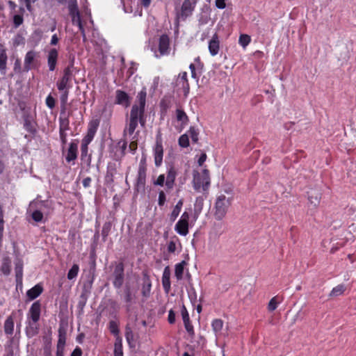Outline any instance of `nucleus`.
<instances>
[{"mask_svg": "<svg viewBox=\"0 0 356 356\" xmlns=\"http://www.w3.org/2000/svg\"><path fill=\"white\" fill-rule=\"evenodd\" d=\"M232 200V197H227L223 194L217 196L213 207V216L216 220H222L226 216Z\"/></svg>", "mask_w": 356, "mask_h": 356, "instance_id": "nucleus-1", "label": "nucleus"}, {"mask_svg": "<svg viewBox=\"0 0 356 356\" xmlns=\"http://www.w3.org/2000/svg\"><path fill=\"white\" fill-rule=\"evenodd\" d=\"M197 0H184L180 8H175V23L179 26V22H184L191 17L195 9Z\"/></svg>", "mask_w": 356, "mask_h": 356, "instance_id": "nucleus-2", "label": "nucleus"}, {"mask_svg": "<svg viewBox=\"0 0 356 356\" xmlns=\"http://www.w3.org/2000/svg\"><path fill=\"white\" fill-rule=\"evenodd\" d=\"M146 88H143L137 95L138 104H135L131 107L129 120L138 122V118L141 115H144L146 104Z\"/></svg>", "mask_w": 356, "mask_h": 356, "instance_id": "nucleus-3", "label": "nucleus"}, {"mask_svg": "<svg viewBox=\"0 0 356 356\" xmlns=\"http://www.w3.org/2000/svg\"><path fill=\"white\" fill-rule=\"evenodd\" d=\"M193 175V184L194 189L199 191L202 187L203 191H207L210 185L209 170L207 169H204L202 170V175L198 171L194 170Z\"/></svg>", "mask_w": 356, "mask_h": 356, "instance_id": "nucleus-4", "label": "nucleus"}, {"mask_svg": "<svg viewBox=\"0 0 356 356\" xmlns=\"http://www.w3.org/2000/svg\"><path fill=\"white\" fill-rule=\"evenodd\" d=\"M112 283L115 289H120L124 282V265L122 261L115 262L112 273Z\"/></svg>", "mask_w": 356, "mask_h": 356, "instance_id": "nucleus-5", "label": "nucleus"}, {"mask_svg": "<svg viewBox=\"0 0 356 356\" xmlns=\"http://www.w3.org/2000/svg\"><path fill=\"white\" fill-rule=\"evenodd\" d=\"M40 53L34 51H29L24 57V63L23 67V72H28L29 71L36 69L40 65Z\"/></svg>", "mask_w": 356, "mask_h": 356, "instance_id": "nucleus-6", "label": "nucleus"}, {"mask_svg": "<svg viewBox=\"0 0 356 356\" xmlns=\"http://www.w3.org/2000/svg\"><path fill=\"white\" fill-rule=\"evenodd\" d=\"M67 323L60 321L58 328V339L56 346V355L64 356L65 346L66 343Z\"/></svg>", "mask_w": 356, "mask_h": 356, "instance_id": "nucleus-7", "label": "nucleus"}, {"mask_svg": "<svg viewBox=\"0 0 356 356\" xmlns=\"http://www.w3.org/2000/svg\"><path fill=\"white\" fill-rule=\"evenodd\" d=\"M177 176V170L174 164L168 163L166 166L165 175V191H170L175 186L176 177Z\"/></svg>", "mask_w": 356, "mask_h": 356, "instance_id": "nucleus-8", "label": "nucleus"}, {"mask_svg": "<svg viewBox=\"0 0 356 356\" xmlns=\"http://www.w3.org/2000/svg\"><path fill=\"white\" fill-rule=\"evenodd\" d=\"M72 78L73 72L70 71V67H65L63 70V76L56 82L58 90H64V89H70L72 87Z\"/></svg>", "mask_w": 356, "mask_h": 356, "instance_id": "nucleus-9", "label": "nucleus"}, {"mask_svg": "<svg viewBox=\"0 0 356 356\" xmlns=\"http://www.w3.org/2000/svg\"><path fill=\"white\" fill-rule=\"evenodd\" d=\"M163 148L162 145L161 134L159 131L156 136V144L154 147V163L156 167L161 165L163 162Z\"/></svg>", "mask_w": 356, "mask_h": 356, "instance_id": "nucleus-10", "label": "nucleus"}, {"mask_svg": "<svg viewBox=\"0 0 356 356\" xmlns=\"http://www.w3.org/2000/svg\"><path fill=\"white\" fill-rule=\"evenodd\" d=\"M99 127V122L97 120H92L89 122L86 135L82 139L81 145L88 146V145L93 140L94 136L97 132Z\"/></svg>", "mask_w": 356, "mask_h": 356, "instance_id": "nucleus-11", "label": "nucleus"}, {"mask_svg": "<svg viewBox=\"0 0 356 356\" xmlns=\"http://www.w3.org/2000/svg\"><path fill=\"white\" fill-rule=\"evenodd\" d=\"M118 166H120V164H118L115 162H109L108 163L104 177L105 184L107 186L113 185L114 177L118 173Z\"/></svg>", "mask_w": 356, "mask_h": 356, "instance_id": "nucleus-12", "label": "nucleus"}, {"mask_svg": "<svg viewBox=\"0 0 356 356\" xmlns=\"http://www.w3.org/2000/svg\"><path fill=\"white\" fill-rule=\"evenodd\" d=\"M131 97L124 91L117 90L115 91V104L127 108L131 104Z\"/></svg>", "mask_w": 356, "mask_h": 356, "instance_id": "nucleus-13", "label": "nucleus"}, {"mask_svg": "<svg viewBox=\"0 0 356 356\" xmlns=\"http://www.w3.org/2000/svg\"><path fill=\"white\" fill-rule=\"evenodd\" d=\"M152 290V281L147 272H143L142 284H141V294L145 298H148L151 295Z\"/></svg>", "mask_w": 356, "mask_h": 356, "instance_id": "nucleus-14", "label": "nucleus"}, {"mask_svg": "<svg viewBox=\"0 0 356 356\" xmlns=\"http://www.w3.org/2000/svg\"><path fill=\"white\" fill-rule=\"evenodd\" d=\"M40 312L41 304L39 300H37L31 306L28 314V318H31L34 323H37L40 320Z\"/></svg>", "mask_w": 356, "mask_h": 356, "instance_id": "nucleus-15", "label": "nucleus"}, {"mask_svg": "<svg viewBox=\"0 0 356 356\" xmlns=\"http://www.w3.org/2000/svg\"><path fill=\"white\" fill-rule=\"evenodd\" d=\"M176 86L180 87L184 92V96H187L190 91V86L187 79V72H181L177 79Z\"/></svg>", "mask_w": 356, "mask_h": 356, "instance_id": "nucleus-16", "label": "nucleus"}, {"mask_svg": "<svg viewBox=\"0 0 356 356\" xmlns=\"http://www.w3.org/2000/svg\"><path fill=\"white\" fill-rule=\"evenodd\" d=\"M136 299V295L132 292L131 286L129 284H126L124 288V300L126 302L125 309L127 312L131 311V305L134 302Z\"/></svg>", "mask_w": 356, "mask_h": 356, "instance_id": "nucleus-17", "label": "nucleus"}, {"mask_svg": "<svg viewBox=\"0 0 356 356\" xmlns=\"http://www.w3.org/2000/svg\"><path fill=\"white\" fill-rule=\"evenodd\" d=\"M170 38L168 35L163 34L159 40V51L161 56L169 54Z\"/></svg>", "mask_w": 356, "mask_h": 356, "instance_id": "nucleus-18", "label": "nucleus"}, {"mask_svg": "<svg viewBox=\"0 0 356 356\" xmlns=\"http://www.w3.org/2000/svg\"><path fill=\"white\" fill-rule=\"evenodd\" d=\"M58 57V51L56 48H52L49 51L47 55V65L49 71L53 72L55 70Z\"/></svg>", "mask_w": 356, "mask_h": 356, "instance_id": "nucleus-19", "label": "nucleus"}, {"mask_svg": "<svg viewBox=\"0 0 356 356\" xmlns=\"http://www.w3.org/2000/svg\"><path fill=\"white\" fill-rule=\"evenodd\" d=\"M181 314L182 316V319L184 321V324L186 330L190 335H193L194 334L193 326L192 325V324L191 323L188 312L184 305H183L181 307Z\"/></svg>", "mask_w": 356, "mask_h": 356, "instance_id": "nucleus-20", "label": "nucleus"}, {"mask_svg": "<svg viewBox=\"0 0 356 356\" xmlns=\"http://www.w3.org/2000/svg\"><path fill=\"white\" fill-rule=\"evenodd\" d=\"M78 140H74V141H72L70 143L69 148L67 149V153L65 156L67 162L70 163L76 159L78 152Z\"/></svg>", "mask_w": 356, "mask_h": 356, "instance_id": "nucleus-21", "label": "nucleus"}, {"mask_svg": "<svg viewBox=\"0 0 356 356\" xmlns=\"http://www.w3.org/2000/svg\"><path fill=\"white\" fill-rule=\"evenodd\" d=\"M307 194L310 204L316 208L319 205L321 199V191L317 188L311 189Z\"/></svg>", "mask_w": 356, "mask_h": 356, "instance_id": "nucleus-22", "label": "nucleus"}, {"mask_svg": "<svg viewBox=\"0 0 356 356\" xmlns=\"http://www.w3.org/2000/svg\"><path fill=\"white\" fill-rule=\"evenodd\" d=\"M147 172L138 171L137 178L134 184V190L136 192L144 191L146 184Z\"/></svg>", "mask_w": 356, "mask_h": 356, "instance_id": "nucleus-23", "label": "nucleus"}, {"mask_svg": "<svg viewBox=\"0 0 356 356\" xmlns=\"http://www.w3.org/2000/svg\"><path fill=\"white\" fill-rule=\"evenodd\" d=\"M15 316V312H13L12 314L6 318V319L4 322L3 330H4L5 334L7 336L11 337L13 334L14 327H15V324H14Z\"/></svg>", "mask_w": 356, "mask_h": 356, "instance_id": "nucleus-24", "label": "nucleus"}, {"mask_svg": "<svg viewBox=\"0 0 356 356\" xmlns=\"http://www.w3.org/2000/svg\"><path fill=\"white\" fill-rule=\"evenodd\" d=\"M43 286L39 283L26 291V296L29 301L33 300L39 297L43 292Z\"/></svg>", "mask_w": 356, "mask_h": 356, "instance_id": "nucleus-25", "label": "nucleus"}, {"mask_svg": "<svg viewBox=\"0 0 356 356\" xmlns=\"http://www.w3.org/2000/svg\"><path fill=\"white\" fill-rule=\"evenodd\" d=\"M170 269L168 266L165 267L162 275V285L165 293H169L170 291Z\"/></svg>", "mask_w": 356, "mask_h": 356, "instance_id": "nucleus-26", "label": "nucleus"}, {"mask_svg": "<svg viewBox=\"0 0 356 356\" xmlns=\"http://www.w3.org/2000/svg\"><path fill=\"white\" fill-rule=\"evenodd\" d=\"M94 275L89 277L87 280L83 282L80 296H83L89 298L92 289Z\"/></svg>", "mask_w": 356, "mask_h": 356, "instance_id": "nucleus-27", "label": "nucleus"}, {"mask_svg": "<svg viewBox=\"0 0 356 356\" xmlns=\"http://www.w3.org/2000/svg\"><path fill=\"white\" fill-rule=\"evenodd\" d=\"M220 49V42L218 36L215 33L209 42V51L211 56H216L218 54Z\"/></svg>", "mask_w": 356, "mask_h": 356, "instance_id": "nucleus-28", "label": "nucleus"}, {"mask_svg": "<svg viewBox=\"0 0 356 356\" xmlns=\"http://www.w3.org/2000/svg\"><path fill=\"white\" fill-rule=\"evenodd\" d=\"M175 230L181 236H186L188 233V222L178 220L175 227Z\"/></svg>", "mask_w": 356, "mask_h": 356, "instance_id": "nucleus-29", "label": "nucleus"}, {"mask_svg": "<svg viewBox=\"0 0 356 356\" xmlns=\"http://www.w3.org/2000/svg\"><path fill=\"white\" fill-rule=\"evenodd\" d=\"M183 204H184V200L183 199H180L177 202L176 205L175 206L173 210L172 211V212H171V213L170 214V216H169L170 221L171 222H175V220L177 219V218L178 217V216L179 215V213H180V211L181 210Z\"/></svg>", "mask_w": 356, "mask_h": 356, "instance_id": "nucleus-30", "label": "nucleus"}, {"mask_svg": "<svg viewBox=\"0 0 356 356\" xmlns=\"http://www.w3.org/2000/svg\"><path fill=\"white\" fill-rule=\"evenodd\" d=\"M204 198L202 196H198L195 199L194 204V218L196 219L201 213L204 206Z\"/></svg>", "mask_w": 356, "mask_h": 356, "instance_id": "nucleus-31", "label": "nucleus"}, {"mask_svg": "<svg viewBox=\"0 0 356 356\" xmlns=\"http://www.w3.org/2000/svg\"><path fill=\"white\" fill-rule=\"evenodd\" d=\"M88 146L81 145V160L86 163L88 167L91 164V155L88 154Z\"/></svg>", "mask_w": 356, "mask_h": 356, "instance_id": "nucleus-32", "label": "nucleus"}, {"mask_svg": "<svg viewBox=\"0 0 356 356\" xmlns=\"http://www.w3.org/2000/svg\"><path fill=\"white\" fill-rule=\"evenodd\" d=\"M39 331V327L37 323H34L33 321H29V325L26 327V334L27 337L32 338L37 335Z\"/></svg>", "mask_w": 356, "mask_h": 356, "instance_id": "nucleus-33", "label": "nucleus"}, {"mask_svg": "<svg viewBox=\"0 0 356 356\" xmlns=\"http://www.w3.org/2000/svg\"><path fill=\"white\" fill-rule=\"evenodd\" d=\"M120 323L118 321L111 320L108 323V330L110 332L118 339L120 337V329H119Z\"/></svg>", "mask_w": 356, "mask_h": 356, "instance_id": "nucleus-34", "label": "nucleus"}, {"mask_svg": "<svg viewBox=\"0 0 356 356\" xmlns=\"http://www.w3.org/2000/svg\"><path fill=\"white\" fill-rule=\"evenodd\" d=\"M187 264L186 261H182L175 265V275L177 280H181L183 278L184 266Z\"/></svg>", "mask_w": 356, "mask_h": 356, "instance_id": "nucleus-35", "label": "nucleus"}, {"mask_svg": "<svg viewBox=\"0 0 356 356\" xmlns=\"http://www.w3.org/2000/svg\"><path fill=\"white\" fill-rule=\"evenodd\" d=\"M44 341V354L45 356H51V337L50 335L43 337Z\"/></svg>", "mask_w": 356, "mask_h": 356, "instance_id": "nucleus-36", "label": "nucleus"}, {"mask_svg": "<svg viewBox=\"0 0 356 356\" xmlns=\"http://www.w3.org/2000/svg\"><path fill=\"white\" fill-rule=\"evenodd\" d=\"M11 261L8 257L3 259L1 266L0 267L1 272L5 275H8L10 273Z\"/></svg>", "mask_w": 356, "mask_h": 356, "instance_id": "nucleus-37", "label": "nucleus"}, {"mask_svg": "<svg viewBox=\"0 0 356 356\" xmlns=\"http://www.w3.org/2000/svg\"><path fill=\"white\" fill-rule=\"evenodd\" d=\"M24 128L30 134H35L36 133L35 125L29 116L24 118Z\"/></svg>", "mask_w": 356, "mask_h": 356, "instance_id": "nucleus-38", "label": "nucleus"}, {"mask_svg": "<svg viewBox=\"0 0 356 356\" xmlns=\"http://www.w3.org/2000/svg\"><path fill=\"white\" fill-rule=\"evenodd\" d=\"M59 118V131H66L70 129V120L67 116Z\"/></svg>", "mask_w": 356, "mask_h": 356, "instance_id": "nucleus-39", "label": "nucleus"}, {"mask_svg": "<svg viewBox=\"0 0 356 356\" xmlns=\"http://www.w3.org/2000/svg\"><path fill=\"white\" fill-rule=\"evenodd\" d=\"M114 356H123L122 339L121 337L115 339L114 343Z\"/></svg>", "mask_w": 356, "mask_h": 356, "instance_id": "nucleus-40", "label": "nucleus"}, {"mask_svg": "<svg viewBox=\"0 0 356 356\" xmlns=\"http://www.w3.org/2000/svg\"><path fill=\"white\" fill-rule=\"evenodd\" d=\"M7 58L6 50H0V71L3 74L6 73Z\"/></svg>", "mask_w": 356, "mask_h": 356, "instance_id": "nucleus-41", "label": "nucleus"}, {"mask_svg": "<svg viewBox=\"0 0 356 356\" xmlns=\"http://www.w3.org/2000/svg\"><path fill=\"white\" fill-rule=\"evenodd\" d=\"M125 338L130 347L135 346L134 344V333L129 325H127L125 327Z\"/></svg>", "mask_w": 356, "mask_h": 356, "instance_id": "nucleus-42", "label": "nucleus"}, {"mask_svg": "<svg viewBox=\"0 0 356 356\" xmlns=\"http://www.w3.org/2000/svg\"><path fill=\"white\" fill-rule=\"evenodd\" d=\"M159 106H160L161 114L165 115L167 113L168 110L171 106L170 100L168 98L163 97L161 100Z\"/></svg>", "mask_w": 356, "mask_h": 356, "instance_id": "nucleus-43", "label": "nucleus"}, {"mask_svg": "<svg viewBox=\"0 0 356 356\" xmlns=\"http://www.w3.org/2000/svg\"><path fill=\"white\" fill-rule=\"evenodd\" d=\"M138 121L129 120L128 127H126L123 131L124 136H125L127 134V133H128L129 136H131L134 134V132L135 131V130L138 126Z\"/></svg>", "mask_w": 356, "mask_h": 356, "instance_id": "nucleus-44", "label": "nucleus"}, {"mask_svg": "<svg viewBox=\"0 0 356 356\" xmlns=\"http://www.w3.org/2000/svg\"><path fill=\"white\" fill-rule=\"evenodd\" d=\"M177 120L181 122V124H187L188 122V117L186 113L181 109H177L176 111Z\"/></svg>", "mask_w": 356, "mask_h": 356, "instance_id": "nucleus-45", "label": "nucleus"}, {"mask_svg": "<svg viewBox=\"0 0 356 356\" xmlns=\"http://www.w3.org/2000/svg\"><path fill=\"white\" fill-rule=\"evenodd\" d=\"M112 227V224L111 222H106L102 227V240L105 242L107 239L108 236L109 235Z\"/></svg>", "mask_w": 356, "mask_h": 356, "instance_id": "nucleus-46", "label": "nucleus"}, {"mask_svg": "<svg viewBox=\"0 0 356 356\" xmlns=\"http://www.w3.org/2000/svg\"><path fill=\"white\" fill-rule=\"evenodd\" d=\"M59 91L61 92L60 99L61 105L63 106V109L61 111V114H65V106L67 102L70 89H64V90H59Z\"/></svg>", "mask_w": 356, "mask_h": 356, "instance_id": "nucleus-47", "label": "nucleus"}, {"mask_svg": "<svg viewBox=\"0 0 356 356\" xmlns=\"http://www.w3.org/2000/svg\"><path fill=\"white\" fill-rule=\"evenodd\" d=\"M88 297L79 296V302L77 304V308L79 309V315H82L83 314V309L87 303Z\"/></svg>", "mask_w": 356, "mask_h": 356, "instance_id": "nucleus-48", "label": "nucleus"}, {"mask_svg": "<svg viewBox=\"0 0 356 356\" xmlns=\"http://www.w3.org/2000/svg\"><path fill=\"white\" fill-rule=\"evenodd\" d=\"M72 17V22L73 24H76L79 26V30L81 31L83 36L85 38V31L83 26L81 22V15L78 14V17L76 15H74Z\"/></svg>", "mask_w": 356, "mask_h": 356, "instance_id": "nucleus-49", "label": "nucleus"}, {"mask_svg": "<svg viewBox=\"0 0 356 356\" xmlns=\"http://www.w3.org/2000/svg\"><path fill=\"white\" fill-rule=\"evenodd\" d=\"M79 271V266L78 264H73L71 268L69 270L67 273V279L71 280L75 278Z\"/></svg>", "mask_w": 356, "mask_h": 356, "instance_id": "nucleus-50", "label": "nucleus"}, {"mask_svg": "<svg viewBox=\"0 0 356 356\" xmlns=\"http://www.w3.org/2000/svg\"><path fill=\"white\" fill-rule=\"evenodd\" d=\"M251 38L250 36L246 34H241L239 36L238 43L243 48L246 47L250 42Z\"/></svg>", "mask_w": 356, "mask_h": 356, "instance_id": "nucleus-51", "label": "nucleus"}, {"mask_svg": "<svg viewBox=\"0 0 356 356\" xmlns=\"http://www.w3.org/2000/svg\"><path fill=\"white\" fill-rule=\"evenodd\" d=\"M68 8H69V13L71 17L76 15V17H78V14H80V13L78 10L76 0H74V2H71L69 3Z\"/></svg>", "mask_w": 356, "mask_h": 356, "instance_id": "nucleus-52", "label": "nucleus"}, {"mask_svg": "<svg viewBox=\"0 0 356 356\" xmlns=\"http://www.w3.org/2000/svg\"><path fill=\"white\" fill-rule=\"evenodd\" d=\"M211 325L215 332H219L222 329L223 321L219 318L214 319L212 321Z\"/></svg>", "mask_w": 356, "mask_h": 356, "instance_id": "nucleus-53", "label": "nucleus"}, {"mask_svg": "<svg viewBox=\"0 0 356 356\" xmlns=\"http://www.w3.org/2000/svg\"><path fill=\"white\" fill-rule=\"evenodd\" d=\"M179 145L181 147H188L189 146V138L187 134H182L179 138Z\"/></svg>", "mask_w": 356, "mask_h": 356, "instance_id": "nucleus-54", "label": "nucleus"}, {"mask_svg": "<svg viewBox=\"0 0 356 356\" xmlns=\"http://www.w3.org/2000/svg\"><path fill=\"white\" fill-rule=\"evenodd\" d=\"M188 133L190 134V137L191 138L192 142L194 143H197L198 141V135L199 131L195 129L194 127H191Z\"/></svg>", "mask_w": 356, "mask_h": 356, "instance_id": "nucleus-55", "label": "nucleus"}, {"mask_svg": "<svg viewBox=\"0 0 356 356\" xmlns=\"http://www.w3.org/2000/svg\"><path fill=\"white\" fill-rule=\"evenodd\" d=\"M344 291V286L342 284L338 285L332 289L330 293V296H338L341 295Z\"/></svg>", "mask_w": 356, "mask_h": 356, "instance_id": "nucleus-56", "label": "nucleus"}, {"mask_svg": "<svg viewBox=\"0 0 356 356\" xmlns=\"http://www.w3.org/2000/svg\"><path fill=\"white\" fill-rule=\"evenodd\" d=\"M32 219L36 222H40L43 220V213L40 210H35L31 214Z\"/></svg>", "mask_w": 356, "mask_h": 356, "instance_id": "nucleus-57", "label": "nucleus"}, {"mask_svg": "<svg viewBox=\"0 0 356 356\" xmlns=\"http://www.w3.org/2000/svg\"><path fill=\"white\" fill-rule=\"evenodd\" d=\"M13 26L15 28H18L24 22V18L22 15H15L13 19Z\"/></svg>", "mask_w": 356, "mask_h": 356, "instance_id": "nucleus-58", "label": "nucleus"}, {"mask_svg": "<svg viewBox=\"0 0 356 356\" xmlns=\"http://www.w3.org/2000/svg\"><path fill=\"white\" fill-rule=\"evenodd\" d=\"M165 175L161 174L155 181H154L153 184L154 186H165Z\"/></svg>", "mask_w": 356, "mask_h": 356, "instance_id": "nucleus-59", "label": "nucleus"}, {"mask_svg": "<svg viewBox=\"0 0 356 356\" xmlns=\"http://www.w3.org/2000/svg\"><path fill=\"white\" fill-rule=\"evenodd\" d=\"M166 202V195L163 191H160L159 192V197H158V204L159 207H163Z\"/></svg>", "mask_w": 356, "mask_h": 356, "instance_id": "nucleus-60", "label": "nucleus"}, {"mask_svg": "<svg viewBox=\"0 0 356 356\" xmlns=\"http://www.w3.org/2000/svg\"><path fill=\"white\" fill-rule=\"evenodd\" d=\"M189 68L191 70V76L192 78L195 79L197 80V81H198L199 80V76H200V74L198 73V72L197 71V69H196V67H195V65L193 64V63H191L190 65H189Z\"/></svg>", "mask_w": 356, "mask_h": 356, "instance_id": "nucleus-61", "label": "nucleus"}, {"mask_svg": "<svg viewBox=\"0 0 356 356\" xmlns=\"http://www.w3.org/2000/svg\"><path fill=\"white\" fill-rule=\"evenodd\" d=\"M195 63L197 71L199 74H202L204 68V63L201 61L200 58L197 56L195 58Z\"/></svg>", "mask_w": 356, "mask_h": 356, "instance_id": "nucleus-62", "label": "nucleus"}, {"mask_svg": "<svg viewBox=\"0 0 356 356\" xmlns=\"http://www.w3.org/2000/svg\"><path fill=\"white\" fill-rule=\"evenodd\" d=\"M24 43V38L21 34H17L13 39V45L17 47Z\"/></svg>", "mask_w": 356, "mask_h": 356, "instance_id": "nucleus-63", "label": "nucleus"}, {"mask_svg": "<svg viewBox=\"0 0 356 356\" xmlns=\"http://www.w3.org/2000/svg\"><path fill=\"white\" fill-rule=\"evenodd\" d=\"M46 104L51 109H52L55 107L56 100L51 95H49L47 97Z\"/></svg>", "mask_w": 356, "mask_h": 356, "instance_id": "nucleus-64", "label": "nucleus"}]
</instances>
